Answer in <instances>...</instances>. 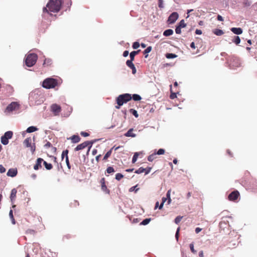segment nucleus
Returning <instances> with one entry per match:
<instances>
[{
    "instance_id": "obj_1",
    "label": "nucleus",
    "mask_w": 257,
    "mask_h": 257,
    "mask_svg": "<svg viewBox=\"0 0 257 257\" xmlns=\"http://www.w3.org/2000/svg\"><path fill=\"white\" fill-rule=\"evenodd\" d=\"M62 3V0H50L47 4L46 8H44L43 12L57 13L61 9Z\"/></svg>"
},
{
    "instance_id": "obj_2",
    "label": "nucleus",
    "mask_w": 257,
    "mask_h": 257,
    "mask_svg": "<svg viewBox=\"0 0 257 257\" xmlns=\"http://www.w3.org/2000/svg\"><path fill=\"white\" fill-rule=\"evenodd\" d=\"M41 95V94L39 90H35L31 92L29 97L30 103L33 105L41 104L43 100Z\"/></svg>"
},
{
    "instance_id": "obj_3",
    "label": "nucleus",
    "mask_w": 257,
    "mask_h": 257,
    "mask_svg": "<svg viewBox=\"0 0 257 257\" xmlns=\"http://www.w3.org/2000/svg\"><path fill=\"white\" fill-rule=\"evenodd\" d=\"M58 80L53 78H47L43 82L42 86L46 89L54 88L58 85Z\"/></svg>"
},
{
    "instance_id": "obj_4",
    "label": "nucleus",
    "mask_w": 257,
    "mask_h": 257,
    "mask_svg": "<svg viewBox=\"0 0 257 257\" xmlns=\"http://www.w3.org/2000/svg\"><path fill=\"white\" fill-rule=\"evenodd\" d=\"M131 99V95L128 93H125L119 95L116 98V102L119 106H121L123 103H126Z\"/></svg>"
},
{
    "instance_id": "obj_5",
    "label": "nucleus",
    "mask_w": 257,
    "mask_h": 257,
    "mask_svg": "<svg viewBox=\"0 0 257 257\" xmlns=\"http://www.w3.org/2000/svg\"><path fill=\"white\" fill-rule=\"evenodd\" d=\"M38 59V56L36 54L31 53L27 55L25 60L26 65L28 67H32L34 65Z\"/></svg>"
},
{
    "instance_id": "obj_6",
    "label": "nucleus",
    "mask_w": 257,
    "mask_h": 257,
    "mask_svg": "<svg viewBox=\"0 0 257 257\" xmlns=\"http://www.w3.org/2000/svg\"><path fill=\"white\" fill-rule=\"evenodd\" d=\"M96 142V140L84 142L83 143L78 145L75 148V151H79V150H81L84 149L85 148H86V147L88 146V151H87V154H88V153H89V152L90 151V149L91 148L94 142Z\"/></svg>"
},
{
    "instance_id": "obj_7",
    "label": "nucleus",
    "mask_w": 257,
    "mask_h": 257,
    "mask_svg": "<svg viewBox=\"0 0 257 257\" xmlns=\"http://www.w3.org/2000/svg\"><path fill=\"white\" fill-rule=\"evenodd\" d=\"M19 105L16 102H12L9 104L5 110L6 113H10L14 110L18 109Z\"/></svg>"
},
{
    "instance_id": "obj_8",
    "label": "nucleus",
    "mask_w": 257,
    "mask_h": 257,
    "mask_svg": "<svg viewBox=\"0 0 257 257\" xmlns=\"http://www.w3.org/2000/svg\"><path fill=\"white\" fill-rule=\"evenodd\" d=\"M240 65V63L238 58L236 57H233L231 58L230 61V63L229 64L230 68L234 69L236 67H237Z\"/></svg>"
},
{
    "instance_id": "obj_9",
    "label": "nucleus",
    "mask_w": 257,
    "mask_h": 257,
    "mask_svg": "<svg viewBox=\"0 0 257 257\" xmlns=\"http://www.w3.org/2000/svg\"><path fill=\"white\" fill-rule=\"evenodd\" d=\"M51 110L55 115H58L61 111V107L59 105L54 103L51 105Z\"/></svg>"
},
{
    "instance_id": "obj_10",
    "label": "nucleus",
    "mask_w": 257,
    "mask_h": 257,
    "mask_svg": "<svg viewBox=\"0 0 257 257\" xmlns=\"http://www.w3.org/2000/svg\"><path fill=\"white\" fill-rule=\"evenodd\" d=\"M24 145L26 147H31V150L32 153H34L35 151V146L34 145L33 146H31V138H27L24 141Z\"/></svg>"
},
{
    "instance_id": "obj_11",
    "label": "nucleus",
    "mask_w": 257,
    "mask_h": 257,
    "mask_svg": "<svg viewBox=\"0 0 257 257\" xmlns=\"http://www.w3.org/2000/svg\"><path fill=\"white\" fill-rule=\"evenodd\" d=\"M239 196V193L238 191H234L232 192L228 197V198L230 201H235L236 200Z\"/></svg>"
},
{
    "instance_id": "obj_12",
    "label": "nucleus",
    "mask_w": 257,
    "mask_h": 257,
    "mask_svg": "<svg viewBox=\"0 0 257 257\" xmlns=\"http://www.w3.org/2000/svg\"><path fill=\"white\" fill-rule=\"evenodd\" d=\"M151 170V168H144L143 167H140L138 170H136L135 172V173L137 174H141L144 173V175H146L149 174Z\"/></svg>"
},
{
    "instance_id": "obj_13",
    "label": "nucleus",
    "mask_w": 257,
    "mask_h": 257,
    "mask_svg": "<svg viewBox=\"0 0 257 257\" xmlns=\"http://www.w3.org/2000/svg\"><path fill=\"white\" fill-rule=\"evenodd\" d=\"M177 20V12L173 13L168 18V23L169 24H172Z\"/></svg>"
},
{
    "instance_id": "obj_14",
    "label": "nucleus",
    "mask_w": 257,
    "mask_h": 257,
    "mask_svg": "<svg viewBox=\"0 0 257 257\" xmlns=\"http://www.w3.org/2000/svg\"><path fill=\"white\" fill-rule=\"evenodd\" d=\"M170 191L169 190L168 192H167V198H165V197H163L162 198V203L160 205V206H159V209H161L163 206V204L165 203V202H166V201L168 199V204H169L170 201H171V198H170Z\"/></svg>"
},
{
    "instance_id": "obj_15",
    "label": "nucleus",
    "mask_w": 257,
    "mask_h": 257,
    "mask_svg": "<svg viewBox=\"0 0 257 257\" xmlns=\"http://www.w3.org/2000/svg\"><path fill=\"white\" fill-rule=\"evenodd\" d=\"M18 173L17 168H11L7 172V176L9 177H15Z\"/></svg>"
},
{
    "instance_id": "obj_16",
    "label": "nucleus",
    "mask_w": 257,
    "mask_h": 257,
    "mask_svg": "<svg viewBox=\"0 0 257 257\" xmlns=\"http://www.w3.org/2000/svg\"><path fill=\"white\" fill-rule=\"evenodd\" d=\"M101 189L103 191L105 192L106 194H109V190L107 188L105 184V179L104 178H102V179L101 180Z\"/></svg>"
},
{
    "instance_id": "obj_17",
    "label": "nucleus",
    "mask_w": 257,
    "mask_h": 257,
    "mask_svg": "<svg viewBox=\"0 0 257 257\" xmlns=\"http://www.w3.org/2000/svg\"><path fill=\"white\" fill-rule=\"evenodd\" d=\"M43 159L38 158L37 160L36 164L34 166V169L36 170H38L39 168H41L42 167V163H43Z\"/></svg>"
},
{
    "instance_id": "obj_18",
    "label": "nucleus",
    "mask_w": 257,
    "mask_h": 257,
    "mask_svg": "<svg viewBox=\"0 0 257 257\" xmlns=\"http://www.w3.org/2000/svg\"><path fill=\"white\" fill-rule=\"evenodd\" d=\"M230 30L236 35H240L242 33V30L240 28H232Z\"/></svg>"
},
{
    "instance_id": "obj_19",
    "label": "nucleus",
    "mask_w": 257,
    "mask_h": 257,
    "mask_svg": "<svg viewBox=\"0 0 257 257\" xmlns=\"http://www.w3.org/2000/svg\"><path fill=\"white\" fill-rule=\"evenodd\" d=\"M17 193V190L16 189L14 188L12 190L11 194L10 196V199L12 201V202H13L15 200V198L16 197V194Z\"/></svg>"
},
{
    "instance_id": "obj_20",
    "label": "nucleus",
    "mask_w": 257,
    "mask_h": 257,
    "mask_svg": "<svg viewBox=\"0 0 257 257\" xmlns=\"http://www.w3.org/2000/svg\"><path fill=\"white\" fill-rule=\"evenodd\" d=\"M133 128H130L125 134L124 136L126 137H132L135 138L136 135L133 133Z\"/></svg>"
},
{
    "instance_id": "obj_21",
    "label": "nucleus",
    "mask_w": 257,
    "mask_h": 257,
    "mask_svg": "<svg viewBox=\"0 0 257 257\" xmlns=\"http://www.w3.org/2000/svg\"><path fill=\"white\" fill-rule=\"evenodd\" d=\"M70 139L73 143H77L80 141V138L78 135H73Z\"/></svg>"
},
{
    "instance_id": "obj_22",
    "label": "nucleus",
    "mask_w": 257,
    "mask_h": 257,
    "mask_svg": "<svg viewBox=\"0 0 257 257\" xmlns=\"http://www.w3.org/2000/svg\"><path fill=\"white\" fill-rule=\"evenodd\" d=\"M38 130V128L36 126H31L27 128L26 132L28 133H31Z\"/></svg>"
},
{
    "instance_id": "obj_23",
    "label": "nucleus",
    "mask_w": 257,
    "mask_h": 257,
    "mask_svg": "<svg viewBox=\"0 0 257 257\" xmlns=\"http://www.w3.org/2000/svg\"><path fill=\"white\" fill-rule=\"evenodd\" d=\"M13 135V133L12 131H8L5 133V134L3 136L5 137V138H7L9 140L12 138Z\"/></svg>"
},
{
    "instance_id": "obj_24",
    "label": "nucleus",
    "mask_w": 257,
    "mask_h": 257,
    "mask_svg": "<svg viewBox=\"0 0 257 257\" xmlns=\"http://www.w3.org/2000/svg\"><path fill=\"white\" fill-rule=\"evenodd\" d=\"M173 34V31L172 29H167L165 30L163 33V35L165 36H169L172 35Z\"/></svg>"
},
{
    "instance_id": "obj_25",
    "label": "nucleus",
    "mask_w": 257,
    "mask_h": 257,
    "mask_svg": "<svg viewBox=\"0 0 257 257\" xmlns=\"http://www.w3.org/2000/svg\"><path fill=\"white\" fill-rule=\"evenodd\" d=\"M143 153L142 152H136L134 154V155L133 157V159H132V163H135L137 160V159L139 156V155L140 154H142Z\"/></svg>"
},
{
    "instance_id": "obj_26",
    "label": "nucleus",
    "mask_w": 257,
    "mask_h": 257,
    "mask_svg": "<svg viewBox=\"0 0 257 257\" xmlns=\"http://www.w3.org/2000/svg\"><path fill=\"white\" fill-rule=\"evenodd\" d=\"M232 42L234 43L236 45H238L240 42V39L239 36H235L233 37V39L232 40Z\"/></svg>"
},
{
    "instance_id": "obj_27",
    "label": "nucleus",
    "mask_w": 257,
    "mask_h": 257,
    "mask_svg": "<svg viewBox=\"0 0 257 257\" xmlns=\"http://www.w3.org/2000/svg\"><path fill=\"white\" fill-rule=\"evenodd\" d=\"M213 33L217 36H221L224 34V32L221 30L216 29L213 30Z\"/></svg>"
},
{
    "instance_id": "obj_28",
    "label": "nucleus",
    "mask_w": 257,
    "mask_h": 257,
    "mask_svg": "<svg viewBox=\"0 0 257 257\" xmlns=\"http://www.w3.org/2000/svg\"><path fill=\"white\" fill-rule=\"evenodd\" d=\"M43 165L45 166L46 169L47 170H51L52 168V165L50 163H48L47 162L43 160Z\"/></svg>"
},
{
    "instance_id": "obj_29",
    "label": "nucleus",
    "mask_w": 257,
    "mask_h": 257,
    "mask_svg": "<svg viewBox=\"0 0 257 257\" xmlns=\"http://www.w3.org/2000/svg\"><path fill=\"white\" fill-rule=\"evenodd\" d=\"M156 155L157 154L155 153L150 155L148 157V160L150 162H152L154 160H155L156 158Z\"/></svg>"
},
{
    "instance_id": "obj_30",
    "label": "nucleus",
    "mask_w": 257,
    "mask_h": 257,
    "mask_svg": "<svg viewBox=\"0 0 257 257\" xmlns=\"http://www.w3.org/2000/svg\"><path fill=\"white\" fill-rule=\"evenodd\" d=\"M140 51V50H138V51H134L130 53V56L131 60H132V61L134 60L135 55L136 54H137Z\"/></svg>"
},
{
    "instance_id": "obj_31",
    "label": "nucleus",
    "mask_w": 257,
    "mask_h": 257,
    "mask_svg": "<svg viewBox=\"0 0 257 257\" xmlns=\"http://www.w3.org/2000/svg\"><path fill=\"white\" fill-rule=\"evenodd\" d=\"M1 143L4 145H6L9 143V140L3 136L1 137Z\"/></svg>"
},
{
    "instance_id": "obj_32",
    "label": "nucleus",
    "mask_w": 257,
    "mask_h": 257,
    "mask_svg": "<svg viewBox=\"0 0 257 257\" xmlns=\"http://www.w3.org/2000/svg\"><path fill=\"white\" fill-rule=\"evenodd\" d=\"M132 98H133L135 101H139L142 99L141 96L137 94H133Z\"/></svg>"
},
{
    "instance_id": "obj_33",
    "label": "nucleus",
    "mask_w": 257,
    "mask_h": 257,
    "mask_svg": "<svg viewBox=\"0 0 257 257\" xmlns=\"http://www.w3.org/2000/svg\"><path fill=\"white\" fill-rule=\"evenodd\" d=\"M166 57L168 59H172L176 58L177 57V55L173 53H167L166 54Z\"/></svg>"
},
{
    "instance_id": "obj_34",
    "label": "nucleus",
    "mask_w": 257,
    "mask_h": 257,
    "mask_svg": "<svg viewBox=\"0 0 257 257\" xmlns=\"http://www.w3.org/2000/svg\"><path fill=\"white\" fill-rule=\"evenodd\" d=\"M151 221V218H146L140 223V225H146L148 224Z\"/></svg>"
},
{
    "instance_id": "obj_35",
    "label": "nucleus",
    "mask_w": 257,
    "mask_h": 257,
    "mask_svg": "<svg viewBox=\"0 0 257 257\" xmlns=\"http://www.w3.org/2000/svg\"><path fill=\"white\" fill-rule=\"evenodd\" d=\"M114 148H112L111 149H110L109 151H108L106 154L105 155H104V157H103V160H106L111 154V152H112V149H113Z\"/></svg>"
},
{
    "instance_id": "obj_36",
    "label": "nucleus",
    "mask_w": 257,
    "mask_h": 257,
    "mask_svg": "<svg viewBox=\"0 0 257 257\" xmlns=\"http://www.w3.org/2000/svg\"><path fill=\"white\" fill-rule=\"evenodd\" d=\"M106 172L108 174L112 175V173L115 172L114 169L112 167H108L106 169Z\"/></svg>"
},
{
    "instance_id": "obj_37",
    "label": "nucleus",
    "mask_w": 257,
    "mask_h": 257,
    "mask_svg": "<svg viewBox=\"0 0 257 257\" xmlns=\"http://www.w3.org/2000/svg\"><path fill=\"white\" fill-rule=\"evenodd\" d=\"M130 111L131 113H132L136 117H138L139 116V114L138 113V112L136 110L134 109H131L130 110Z\"/></svg>"
},
{
    "instance_id": "obj_38",
    "label": "nucleus",
    "mask_w": 257,
    "mask_h": 257,
    "mask_svg": "<svg viewBox=\"0 0 257 257\" xmlns=\"http://www.w3.org/2000/svg\"><path fill=\"white\" fill-rule=\"evenodd\" d=\"M133 61H132V60H127L126 62V65L130 68L132 67L134 65V64L133 63Z\"/></svg>"
},
{
    "instance_id": "obj_39",
    "label": "nucleus",
    "mask_w": 257,
    "mask_h": 257,
    "mask_svg": "<svg viewBox=\"0 0 257 257\" xmlns=\"http://www.w3.org/2000/svg\"><path fill=\"white\" fill-rule=\"evenodd\" d=\"M170 87H171V94L170 95V98L171 99H174L175 98H176L177 97V93L176 92H172V85H170Z\"/></svg>"
},
{
    "instance_id": "obj_40",
    "label": "nucleus",
    "mask_w": 257,
    "mask_h": 257,
    "mask_svg": "<svg viewBox=\"0 0 257 257\" xmlns=\"http://www.w3.org/2000/svg\"><path fill=\"white\" fill-rule=\"evenodd\" d=\"M186 25L185 23L184 20H182L180 22V23L179 24V25H178V26H179L181 28H184L186 26Z\"/></svg>"
},
{
    "instance_id": "obj_41",
    "label": "nucleus",
    "mask_w": 257,
    "mask_h": 257,
    "mask_svg": "<svg viewBox=\"0 0 257 257\" xmlns=\"http://www.w3.org/2000/svg\"><path fill=\"white\" fill-rule=\"evenodd\" d=\"M137 187H138L137 185L135 186L132 187L129 189V191L130 192H133V191L137 192L139 189V188H137Z\"/></svg>"
},
{
    "instance_id": "obj_42",
    "label": "nucleus",
    "mask_w": 257,
    "mask_h": 257,
    "mask_svg": "<svg viewBox=\"0 0 257 257\" xmlns=\"http://www.w3.org/2000/svg\"><path fill=\"white\" fill-rule=\"evenodd\" d=\"M165 152V151L164 149H160L157 152H156V154L157 155H163ZM156 153V152L155 153Z\"/></svg>"
},
{
    "instance_id": "obj_43",
    "label": "nucleus",
    "mask_w": 257,
    "mask_h": 257,
    "mask_svg": "<svg viewBox=\"0 0 257 257\" xmlns=\"http://www.w3.org/2000/svg\"><path fill=\"white\" fill-rule=\"evenodd\" d=\"M140 45L139 42H135L133 44V48L134 49H136L140 47Z\"/></svg>"
},
{
    "instance_id": "obj_44",
    "label": "nucleus",
    "mask_w": 257,
    "mask_h": 257,
    "mask_svg": "<svg viewBox=\"0 0 257 257\" xmlns=\"http://www.w3.org/2000/svg\"><path fill=\"white\" fill-rule=\"evenodd\" d=\"M152 50V47L151 46H149V47H148L144 51V54H148L149 53H150Z\"/></svg>"
},
{
    "instance_id": "obj_45",
    "label": "nucleus",
    "mask_w": 257,
    "mask_h": 257,
    "mask_svg": "<svg viewBox=\"0 0 257 257\" xmlns=\"http://www.w3.org/2000/svg\"><path fill=\"white\" fill-rule=\"evenodd\" d=\"M68 151L67 150L63 151V152L62 153V158L63 159L64 157V156H66V158L67 156H68Z\"/></svg>"
},
{
    "instance_id": "obj_46",
    "label": "nucleus",
    "mask_w": 257,
    "mask_h": 257,
    "mask_svg": "<svg viewBox=\"0 0 257 257\" xmlns=\"http://www.w3.org/2000/svg\"><path fill=\"white\" fill-rule=\"evenodd\" d=\"M190 249L191 250V251L194 253H196V251L194 249V245L193 243H191L190 244Z\"/></svg>"
},
{
    "instance_id": "obj_47",
    "label": "nucleus",
    "mask_w": 257,
    "mask_h": 257,
    "mask_svg": "<svg viewBox=\"0 0 257 257\" xmlns=\"http://www.w3.org/2000/svg\"><path fill=\"white\" fill-rule=\"evenodd\" d=\"M80 134L81 136L84 137H88L89 136V134L86 132H81L80 133Z\"/></svg>"
},
{
    "instance_id": "obj_48",
    "label": "nucleus",
    "mask_w": 257,
    "mask_h": 257,
    "mask_svg": "<svg viewBox=\"0 0 257 257\" xmlns=\"http://www.w3.org/2000/svg\"><path fill=\"white\" fill-rule=\"evenodd\" d=\"M6 171V169L2 165H0V173H4Z\"/></svg>"
},
{
    "instance_id": "obj_49",
    "label": "nucleus",
    "mask_w": 257,
    "mask_h": 257,
    "mask_svg": "<svg viewBox=\"0 0 257 257\" xmlns=\"http://www.w3.org/2000/svg\"><path fill=\"white\" fill-rule=\"evenodd\" d=\"M130 68L132 70V73L133 74H135L136 73L137 70H136V68L135 65H134V66H133L132 67H131Z\"/></svg>"
},
{
    "instance_id": "obj_50",
    "label": "nucleus",
    "mask_w": 257,
    "mask_h": 257,
    "mask_svg": "<svg viewBox=\"0 0 257 257\" xmlns=\"http://www.w3.org/2000/svg\"><path fill=\"white\" fill-rule=\"evenodd\" d=\"M163 0H159L158 6H159V8H163Z\"/></svg>"
},
{
    "instance_id": "obj_51",
    "label": "nucleus",
    "mask_w": 257,
    "mask_h": 257,
    "mask_svg": "<svg viewBox=\"0 0 257 257\" xmlns=\"http://www.w3.org/2000/svg\"><path fill=\"white\" fill-rule=\"evenodd\" d=\"M51 144L49 142H47V143L44 145L46 148H50L51 146Z\"/></svg>"
},
{
    "instance_id": "obj_52",
    "label": "nucleus",
    "mask_w": 257,
    "mask_h": 257,
    "mask_svg": "<svg viewBox=\"0 0 257 257\" xmlns=\"http://www.w3.org/2000/svg\"><path fill=\"white\" fill-rule=\"evenodd\" d=\"M71 205H73L74 206H78L79 202L77 201H74L73 203H71Z\"/></svg>"
},
{
    "instance_id": "obj_53",
    "label": "nucleus",
    "mask_w": 257,
    "mask_h": 257,
    "mask_svg": "<svg viewBox=\"0 0 257 257\" xmlns=\"http://www.w3.org/2000/svg\"><path fill=\"white\" fill-rule=\"evenodd\" d=\"M128 54H129L128 51L127 50H125L123 53V56L124 57H127L128 56Z\"/></svg>"
},
{
    "instance_id": "obj_54",
    "label": "nucleus",
    "mask_w": 257,
    "mask_h": 257,
    "mask_svg": "<svg viewBox=\"0 0 257 257\" xmlns=\"http://www.w3.org/2000/svg\"><path fill=\"white\" fill-rule=\"evenodd\" d=\"M66 163L67 164V167L69 168H70V164H69V160H68V156H67V157L66 158Z\"/></svg>"
},
{
    "instance_id": "obj_55",
    "label": "nucleus",
    "mask_w": 257,
    "mask_h": 257,
    "mask_svg": "<svg viewBox=\"0 0 257 257\" xmlns=\"http://www.w3.org/2000/svg\"><path fill=\"white\" fill-rule=\"evenodd\" d=\"M195 34L197 35H201L202 34V31L199 29H196L195 31Z\"/></svg>"
},
{
    "instance_id": "obj_56",
    "label": "nucleus",
    "mask_w": 257,
    "mask_h": 257,
    "mask_svg": "<svg viewBox=\"0 0 257 257\" xmlns=\"http://www.w3.org/2000/svg\"><path fill=\"white\" fill-rule=\"evenodd\" d=\"M217 20L219 21H223V17L220 15H218L217 16Z\"/></svg>"
},
{
    "instance_id": "obj_57",
    "label": "nucleus",
    "mask_w": 257,
    "mask_h": 257,
    "mask_svg": "<svg viewBox=\"0 0 257 257\" xmlns=\"http://www.w3.org/2000/svg\"><path fill=\"white\" fill-rule=\"evenodd\" d=\"M201 230H202V229H201V228H199V227H197V228H196V229H195V232H196V233H198L200 231H201Z\"/></svg>"
},
{
    "instance_id": "obj_58",
    "label": "nucleus",
    "mask_w": 257,
    "mask_h": 257,
    "mask_svg": "<svg viewBox=\"0 0 257 257\" xmlns=\"http://www.w3.org/2000/svg\"><path fill=\"white\" fill-rule=\"evenodd\" d=\"M9 215L10 216V218L12 219V218H13L14 217V216H13V211L12 210H11L10 211V213H9Z\"/></svg>"
},
{
    "instance_id": "obj_59",
    "label": "nucleus",
    "mask_w": 257,
    "mask_h": 257,
    "mask_svg": "<svg viewBox=\"0 0 257 257\" xmlns=\"http://www.w3.org/2000/svg\"><path fill=\"white\" fill-rule=\"evenodd\" d=\"M97 151L96 149H93L92 151V154L93 156L97 154Z\"/></svg>"
},
{
    "instance_id": "obj_60",
    "label": "nucleus",
    "mask_w": 257,
    "mask_h": 257,
    "mask_svg": "<svg viewBox=\"0 0 257 257\" xmlns=\"http://www.w3.org/2000/svg\"><path fill=\"white\" fill-rule=\"evenodd\" d=\"M190 47L193 48V49H195V43L194 42H192L190 44Z\"/></svg>"
},
{
    "instance_id": "obj_61",
    "label": "nucleus",
    "mask_w": 257,
    "mask_h": 257,
    "mask_svg": "<svg viewBox=\"0 0 257 257\" xmlns=\"http://www.w3.org/2000/svg\"><path fill=\"white\" fill-rule=\"evenodd\" d=\"M199 256L200 257H204L203 255V251L202 250L200 251L199 253Z\"/></svg>"
},
{
    "instance_id": "obj_62",
    "label": "nucleus",
    "mask_w": 257,
    "mask_h": 257,
    "mask_svg": "<svg viewBox=\"0 0 257 257\" xmlns=\"http://www.w3.org/2000/svg\"><path fill=\"white\" fill-rule=\"evenodd\" d=\"M115 177H123V175L121 173H117L115 174Z\"/></svg>"
},
{
    "instance_id": "obj_63",
    "label": "nucleus",
    "mask_w": 257,
    "mask_h": 257,
    "mask_svg": "<svg viewBox=\"0 0 257 257\" xmlns=\"http://www.w3.org/2000/svg\"><path fill=\"white\" fill-rule=\"evenodd\" d=\"M134 169H128L125 170V172H133L134 171Z\"/></svg>"
},
{
    "instance_id": "obj_64",
    "label": "nucleus",
    "mask_w": 257,
    "mask_h": 257,
    "mask_svg": "<svg viewBox=\"0 0 257 257\" xmlns=\"http://www.w3.org/2000/svg\"><path fill=\"white\" fill-rule=\"evenodd\" d=\"M141 47L143 48H146V44H145L144 43H142L141 45Z\"/></svg>"
}]
</instances>
